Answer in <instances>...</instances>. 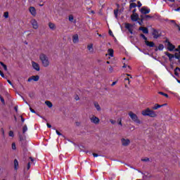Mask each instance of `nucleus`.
I'll list each match as a JSON object with an SVG mask.
<instances>
[{"instance_id": "nucleus-42", "label": "nucleus", "mask_w": 180, "mask_h": 180, "mask_svg": "<svg viewBox=\"0 0 180 180\" xmlns=\"http://www.w3.org/2000/svg\"><path fill=\"white\" fill-rule=\"evenodd\" d=\"M69 20H70V22H72L74 20V17L72 15H70Z\"/></svg>"}, {"instance_id": "nucleus-2", "label": "nucleus", "mask_w": 180, "mask_h": 180, "mask_svg": "<svg viewBox=\"0 0 180 180\" xmlns=\"http://www.w3.org/2000/svg\"><path fill=\"white\" fill-rule=\"evenodd\" d=\"M39 59L41 60L44 67H49V65H50V61H49V58L44 53L40 54Z\"/></svg>"}, {"instance_id": "nucleus-28", "label": "nucleus", "mask_w": 180, "mask_h": 180, "mask_svg": "<svg viewBox=\"0 0 180 180\" xmlns=\"http://www.w3.org/2000/svg\"><path fill=\"white\" fill-rule=\"evenodd\" d=\"M158 94L159 95H162V96H165V98H169V96H168L167 94H165L162 91H159Z\"/></svg>"}, {"instance_id": "nucleus-35", "label": "nucleus", "mask_w": 180, "mask_h": 180, "mask_svg": "<svg viewBox=\"0 0 180 180\" xmlns=\"http://www.w3.org/2000/svg\"><path fill=\"white\" fill-rule=\"evenodd\" d=\"M4 17L6 19H8V18H9V13L8 11L5 12L4 14Z\"/></svg>"}, {"instance_id": "nucleus-45", "label": "nucleus", "mask_w": 180, "mask_h": 180, "mask_svg": "<svg viewBox=\"0 0 180 180\" xmlns=\"http://www.w3.org/2000/svg\"><path fill=\"white\" fill-rule=\"evenodd\" d=\"M0 75L1 77H2V78H5V75L4 74V72L0 70Z\"/></svg>"}, {"instance_id": "nucleus-47", "label": "nucleus", "mask_w": 180, "mask_h": 180, "mask_svg": "<svg viewBox=\"0 0 180 180\" xmlns=\"http://www.w3.org/2000/svg\"><path fill=\"white\" fill-rule=\"evenodd\" d=\"M56 134H58V136H63V134H61L60 131H58V130H56Z\"/></svg>"}, {"instance_id": "nucleus-59", "label": "nucleus", "mask_w": 180, "mask_h": 180, "mask_svg": "<svg viewBox=\"0 0 180 180\" xmlns=\"http://www.w3.org/2000/svg\"><path fill=\"white\" fill-rule=\"evenodd\" d=\"M127 68V65H126V63H124L122 68Z\"/></svg>"}, {"instance_id": "nucleus-1", "label": "nucleus", "mask_w": 180, "mask_h": 180, "mask_svg": "<svg viewBox=\"0 0 180 180\" xmlns=\"http://www.w3.org/2000/svg\"><path fill=\"white\" fill-rule=\"evenodd\" d=\"M141 115L143 116H148L149 117H157V113H155V111L150 109V108H147L142 110Z\"/></svg>"}, {"instance_id": "nucleus-60", "label": "nucleus", "mask_w": 180, "mask_h": 180, "mask_svg": "<svg viewBox=\"0 0 180 180\" xmlns=\"http://www.w3.org/2000/svg\"><path fill=\"white\" fill-rule=\"evenodd\" d=\"M14 110H15V112H18V106L14 107Z\"/></svg>"}, {"instance_id": "nucleus-10", "label": "nucleus", "mask_w": 180, "mask_h": 180, "mask_svg": "<svg viewBox=\"0 0 180 180\" xmlns=\"http://www.w3.org/2000/svg\"><path fill=\"white\" fill-rule=\"evenodd\" d=\"M141 13H142V15H147L150 13V9L147 8L146 6H143L141 8Z\"/></svg>"}, {"instance_id": "nucleus-24", "label": "nucleus", "mask_w": 180, "mask_h": 180, "mask_svg": "<svg viewBox=\"0 0 180 180\" xmlns=\"http://www.w3.org/2000/svg\"><path fill=\"white\" fill-rule=\"evenodd\" d=\"M45 103L48 108H53V103L51 101H45Z\"/></svg>"}, {"instance_id": "nucleus-53", "label": "nucleus", "mask_w": 180, "mask_h": 180, "mask_svg": "<svg viewBox=\"0 0 180 180\" xmlns=\"http://www.w3.org/2000/svg\"><path fill=\"white\" fill-rule=\"evenodd\" d=\"M46 125L49 129H51V124H50L49 123H47Z\"/></svg>"}, {"instance_id": "nucleus-8", "label": "nucleus", "mask_w": 180, "mask_h": 180, "mask_svg": "<svg viewBox=\"0 0 180 180\" xmlns=\"http://www.w3.org/2000/svg\"><path fill=\"white\" fill-rule=\"evenodd\" d=\"M131 20H132V22H138V20H140V17H139V14L132 13V15H131Z\"/></svg>"}, {"instance_id": "nucleus-16", "label": "nucleus", "mask_w": 180, "mask_h": 180, "mask_svg": "<svg viewBox=\"0 0 180 180\" xmlns=\"http://www.w3.org/2000/svg\"><path fill=\"white\" fill-rule=\"evenodd\" d=\"M32 67L36 71H40V66L36 62H32Z\"/></svg>"}, {"instance_id": "nucleus-27", "label": "nucleus", "mask_w": 180, "mask_h": 180, "mask_svg": "<svg viewBox=\"0 0 180 180\" xmlns=\"http://www.w3.org/2000/svg\"><path fill=\"white\" fill-rule=\"evenodd\" d=\"M133 8H137V4L136 3H131L129 5V9H133Z\"/></svg>"}, {"instance_id": "nucleus-63", "label": "nucleus", "mask_w": 180, "mask_h": 180, "mask_svg": "<svg viewBox=\"0 0 180 180\" xmlns=\"http://www.w3.org/2000/svg\"><path fill=\"white\" fill-rule=\"evenodd\" d=\"M7 82H8L10 85H12V82H11V80H7Z\"/></svg>"}, {"instance_id": "nucleus-7", "label": "nucleus", "mask_w": 180, "mask_h": 180, "mask_svg": "<svg viewBox=\"0 0 180 180\" xmlns=\"http://www.w3.org/2000/svg\"><path fill=\"white\" fill-rule=\"evenodd\" d=\"M121 143L124 147H127V146H129V144H130V139H126L124 138H122L121 139Z\"/></svg>"}, {"instance_id": "nucleus-39", "label": "nucleus", "mask_w": 180, "mask_h": 180, "mask_svg": "<svg viewBox=\"0 0 180 180\" xmlns=\"http://www.w3.org/2000/svg\"><path fill=\"white\" fill-rule=\"evenodd\" d=\"M141 161H143V162H148V161H150V158H146L144 159H141Z\"/></svg>"}, {"instance_id": "nucleus-61", "label": "nucleus", "mask_w": 180, "mask_h": 180, "mask_svg": "<svg viewBox=\"0 0 180 180\" xmlns=\"http://www.w3.org/2000/svg\"><path fill=\"white\" fill-rule=\"evenodd\" d=\"M2 134L3 136L5 134V131L4 130V128L1 129Z\"/></svg>"}, {"instance_id": "nucleus-62", "label": "nucleus", "mask_w": 180, "mask_h": 180, "mask_svg": "<svg viewBox=\"0 0 180 180\" xmlns=\"http://www.w3.org/2000/svg\"><path fill=\"white\" fill-rule=\"evenodd\" d=\"M176 51H180V45L178 46V49H176Z\"/></svg>"}, {"instance_id": "nucleus-12", "label": "nucleus", "mask_w": 180, "mask_h": 180, "mask_svg": "<svg viewBox=\"0 0 180 180\" xmlns=\"http://www.w3.org/2000/svg\"><path fill=\"white\" fill-rule=\"evenodd\" d=\"M162 106H167V103L162 104V105H160V104H155V105L153 107H152V110H157V109H160V108H162Z\"/></svg>"}, {"instance_id": "nucleus-21", "label": "nucleus", "mask_w": 180, "mask_h": 180, "mask_svg": "<svg viewBox=\"0 0 180 180\" xmlns=\"http://www.w3.org/2000/svg\"><path fill=\"white\" fill-rule=\"evenodd\" d=\"M87 49L91 53L94 52V45L92 44L88 45Z\"/></svg>"}, {"instance_id": "nucleus-57", "label": "nucleus", "mask_w": 180, "mask_h": 180, "mask_svg": "<svg viewBox=\"0 0 180 180\" xmlns=\"http://www.w3.org/2000/svg\"><path fill=\"white\" fill-rule=\"evenodd\" d=\"M75 100H76V101H79V96H78V95H77V96H75Z\"/></svg>"}, {"instance_id": "nucleus-23", "label": "nucleus", "mask_w": 180, "mask_h": 180, "mask_svg": "<svg viewBox=\"0 0 180 180\" xmlns=\"http://www.w3.org/2000/svg\"><path fill=\"white\" fill-rule=\"evenodd\" d=\"M0 65L3 67L4 71H8V66L4 62H0Z\"/></svg>"}, {"instance_id": "nucleus-56", "label": "nucleus", "mask_w": 180, "mask_h": 180, "mask_svg": "<svg viewBox=\"0 0 180 180\" xmlns=\"http://www.w3.org/2000/svg\"><path fill=\"white\" fill-rule=\"evenodd\" d=\"M118 124H120V126H123V124H122V120H120Z\"/></svg>"}, {"instance_id": "nucleus-20", "label": "nucleus", "mask_w": 180, "mask_h": 180, "mask_svg": "<svg viewBox=\"0 0 180 180\" xmlns=\"http://www.w3.org/2000/svg\"><path fill=\"white\" fill-rule=\"evenodd\" d=\"M79 41V39L78 37V34H75L73 37H72V41L73 43H78V41Z\"/></svg>"}, {"instance_id": "nucleus-9", "label": "nucleus", "mask_w": 180, "mask_h": 180, "mask_svg": "<svg viewBox=\"0 0 180 180\" xmlns=\"http://www.w3.org/2000/svg\"><path fill=\"white\" fill-rule=\"evenodd\" d=\"M31 25H32V27L33 29H39V24L37 23V21L36 20V19H32L31 20L30 22Z\"/></svg>"}, {"instance_id": "nucleus-49", "label": "nucleus", "mask_w": 180, "mask_h": 180, "mask_svg": "<svg viewBox=\"0 0 180 180\" xmlns=\"http://www.w3.org/2000/svg\"><path fill=\"white\" fill-rule=\"evenodd\" d=\"M20 117L21 118V122H22V123H25V118H23V116H20Z\"/></svg>"}, {"instance_id": "nucleus-14", "label": "nucleus", "mask_w": 180, "mask_h": 180, "mask_svg": "<svg viewBox=\"0 0 180 180\" xmlns=\"http://www.w3.org/2000/svg\"><path fill=\"white\" fill-rule=\"evenodd\" d=\"M145 44L148 47H155V44L154 43V41H145Z\"/></svg>"}, {"instance_id": "nucleus-4", "label": "nucleus", "mask_w": 180, "mask_h": 180, "mask_svg": "<svg viewBox=\"0 0 180 180\" xmlns=\"http://www.w3.org/2000/svg\"><path fill=\"white\" fill-rule=\"evenodd\" d=\"M152 36H153V39H158V37H161V32L160 30L153 28Z\"/></svg>"}, {"instance_id": "nucleus-44", "label": "nucleus", "mask_w": 180, "mask_h": 180, "mask_svg": "<svg viewBox=\"0 0 180 180\" xmlns=\"http://www.w3.org/2000/svg\"><path fill=\"white\" fill-rule=\"evenodd\" d=\"M138 8H141V6H143V4H141V2L138 1Z\"/></svg>"}, {"instance_id": "nucleus-34", "label": "nucleus", "mask_w": 180, "mask_h": 180, "mask_svg": "<svg viewBox=\"0 0 180 180\" xmlns=\"http://www.w3.org/2000/svg\"><path fill=\"white\" fill-rule=\"evenodd\" d=\"M158 50H160V51L164 50V45L162 44H159Z\"/></svg>"}, {"instance_id": "nucleus-11", "label": "nucleus", "mask_w": 180, "mask_h": 180, "mask_svg": "<svg viewBox=\"0 0 180 180\" xmlns=\"http://www.w3.org/2000/svg\"><path fill=\"white\" fill-rule=\"evenodd\" d=\"M29 11H30V13H31L32 16H36V15H37V12H36V8L33 6H30L29 8Z\"/></svg>"}, {"instance_id": "nucleus-32", "label": "nucleus", "mask_w": 180, "mask_h": 180, "mask_svg": "<svg viewBox=\"0 0 180 180\" xmlns=\"http://www.w3.org/2000/svg\"><path fill=\"white\" fill-rule=\"evenodd\" d=\"M94 106L97 110H101V106L98 103H94Z\"/></svg>"}, {"instance_id": "nucleus-43", "label": "nucleus", "mask_w": 180, "mask_h": 180, "mask_svg": "<svg viewBox=\"0 0 180 180\" xmlns=\"http://www.w3.org/2000/svg\"><path fill=\"white\" fill-rule=\"evenodd\" d=\"M110 122L111 124H115L116 123V120H110Z\"/></svg>"}, {"instance_id": "nucleus-46", "label": "nucleus", "mask_w": 180, "mask_h": 180, "mask_svg": "<svg viewBox=\"0 0 180 180\" xmlns=\"http://www.w3.org/2000/svg\"><path fill=\"white\" fill-rule=\"evenodd\" d=\"M108 33H109L110 36H112L113 37L114 35H113V32H112V30H110L108 31Z\"/></svg>"}, {"instance_id": "nucleus-52", "label": "nucleus", "mask_w": 180, "mask_h": 180, "mask_svg": "<svg viewBox=\"0 0 180 180\" xmlns=\"http://www.w3.org/2000/svg\"><path fill=\"white\" fill-rule=\"evenodd\" d=\"M128 30L131 34H133V30L131 28H129Z\"/></svg>"}, {"instance_id": "nucleus-29", "label": "nucleus", "mask_w": 180, "mask_h": 180, "mask_svg": "<svg viewBox=\"0 0 180 180\" xmlns=\"http://www.w3.org/2000/svg\"><path fill=\"white\" fill-rule=\"evenodd\" d=\"M27 131V125L25 124L22 127V134H25Z\"/></svg>"}, {"instance_id": "nucleus-13", "label": "nucleus", "mask_w": 180, "mask_h": 180, "mask_svg": "<svg viewBox=\"0 0 180 180\" xmlns=\"http://www.w3.org/2000/svg\"><path fill=\"white\" fill-rule=\"evenodd\" d=\"M139 20V21H138L139 25L140 26H143L144 25V20H146L144 19V15H141Z\"/></svg>"}, {"instance_id": "nucleus-19", "label": "nucleus", "mask_w": 180, "mask_h": 180, "mask_svg": "<svg viewBox=\"0 0 180 180\" xmlns=\"http://www.w3.org/2000/svg\"><path fill=\"white\" fill-rule=\"evenodd\" d=\"M14 169L15 171H18V169H19V162L17 159L14 160Z\"/></svg>"}, {"instance_id": "nucleus-25", "label": "nucleus", "mask_w": 180, "mask_h": 180, "mask_svg": "<svg viewBox=\"0 0 180 180\" xmlns=\"http://www.w3.org/2000/svg\"><path fill=\"white\" fill-rule=\"evenodd\" d=\"M49 26L50 29H51L52 30L56 29V25H54V23H53V22H49Z\"/></svg>"}, {"instance_id": "nucleus-38", "label": "nucleus", "mask_w": 180, "mask_h": 180, "mask_svg": "<svg viewBox=\"0 0 180 180\" xmlns=\"http://www.w3.org/2000/svg\"><path fill=\"white\" fill-rule=\"evenodd\" d=\"M174 57H175V58H176V60H179V61L180 56L178 54V53H174Z\"/></svg>"}, {"instance_id": "nucleus-54", "label": "nucleus", "mask_w": 180, "mask_h": 180, "mask_svg": "<svg viewBox=\"0 0 180 180\" xmlns=\"http://www.w3.org/2000/svg\"><path fill=\"white\" fill-rule=\"evenodd\" d=\"M27 169H30V162L27 163Z\"/></svg>"}, {"instance_id": "nucleus-18", "label": "nucleus", "mask_w": 180, "mask_h": 180, "mask_svg": "<svg viewBox=\"0 0 180 180\" xmlns=\"http://www.w3.org/2000/svg\"><path fill=\"white\" fill-rule=\"evenodd\" d=\"M165 54L169 57V61H172V58H175V56L169 53V52L166 51L165 52Z\"/></svg>"}, {"instance_id": "nucleus-55", "label": "nucleus", "mask_w": 180, "mask_h": 180, "mask_svg": "<svg viewBox=\"0 0 180 180\" xmlns=\"http://www.w3.org/2000/svg\"><path fill=\"white\" fill-rule=\"evenodd\" d=\"M19 138H20V141H22L23 136H22V135H20Z\"/></svg>"}, {"instance_id": "nucleus-41", "label": "nucleus", "mask_w": 180, "mask_h": 180, "mask_svg": "<svg viewBox=\"0 0 180 180\" xmlns=\"http://www.w3.org/2000/svg\"><path fill=\"white\" fill-rule=\"evenodd\" d=\"M11 147L13 150H16V144L15 143H12Z\"/></svg>"}, {"instance_id": "nucleus-6", "label": "nucleus", "mask_w": 180, "mask_h": 180, "mask_svg": "<svg viewBox=\"0 0 180 180\" xmlns=\"http://www.w3.org/2000/svg\"><path fill=\"white\" fill-rule=\"evenodd\" d=\"M90 120L91 123H94V124H99L100 120L95 115H93L91 117H90Z\"/></svg>"}, {"instance_id": "nucleus-30", "label": "nucleus", "mask_w": 180, "mask_h": 180, "mask_svg": "<svg viewBox=\"0 0 180 180\" xmlns=\"http://www.w3.org/2000/svg\"><path fill=\"white\" fill-rule=\"evenodd\" d=\"M113 53H114L113 49H108V54L110 57H113Z\"/></svg>"}, {"instance_id": "nucleus-22", "label": "nucleus", "mask_w": 180, "mask_h": 180, "mask_svg": "<svg viewBox=\"0 0 180 180\" xmlns=\"http://www.w3.org/2000/svg\"><path fill=\"white\" fill-rule=\"evenodd\" d=\"M178 71L180 72V68L179 67L174 69V75H176V77H179V73H178Z\"/></svg>"}, {"instance_id": "nucleus-5", "label": "nucleus", "mask_w": 180, "mask_h": 180, "mask_svg": "<svg viewBox=\"0 0 180 180\" xmlns=\"http://www.w3.org/2000/svg\"><path fill=\"white\" fill-rule=\"evenodd\" d=\"M40 79V77L39 75H33L28 78L27 82H32V81H34L35 82H37Z\"/></svg>"}, {"instance_id": "nucleus-50", "label": "nucleus", "mask_w": 180, "mask_h": 180, "mask_svg": "<svg viewBox=\"0 0 180 180\" xmlns=\"http://www.w3.org/2000/svg\"><path fill=\"white\" fill-rule=\"evenodd\" d=\"M116 84H117V82L115 81V82H113L111 84V86H115V85H116Z\"/></svg>"}, {"instance_id": "nucleus-58", "label": "nucleus", "mask_w": 180, "mask_h": 180, "mask_svg": "<svg viewBox=\"0 0 180 180\" xmlns=\"http://www.w3.org/2000/svg\"><path fill=\"white\" fill-rule=\"evenodd\" d=\"M174 11H175L176 12H179V11H180V7H179V8H175Z\"/></svg>"}, {"instance_id": "nucleus-37", "label": "nucleus", "mask_w": 180, "mask_h": 180, "mask_svg": "<svg viewBox=\"0 0 180 180\" xmlns=\"http://www.w3.org/2000/svg\"><path fill=\"white\" fill-rule=\"evenodd\" d=\"M0 101L3 105H5V99H4V97L0 95Z\"/></svg>"}, {"instance_id": "nucleus-51", "label": "nucleus", "mask_w": 180, "mask_h": 180, "mask_svg": "<svg viewBox=\"0 0 180 180\" xmlns=\"http://www.w3.org/2000/svg\"><path fill=\"white\" fill-rule=\"evenodd\" d=\"M93 156L94 158H96V157H99V155H98V153H93Z\"/></svg>"}, {"instance_id": "nucleus-33", "label": "nucleus", "mask_w": 180, "mask_h": 180, "mask_svg": "<svg viewBox=\"0 0 180 180\" xmlns=\"http://www.w3.org/2000/svg\"><path fill=\"white\" fill-rule=\"evenodd\" d=\"M118 14H119V9L114 10V15H115L116 19H117Z\"/></svg>"}, {"instance_id": "nucleus-26", "label": "nucleus", "mask_w": 180, "mask_h": 180, "mask_svg": "<svg viewBox=\"0 0 180 180\" xmlns=\"http://www.w3.org/2000/svg\"><path fill=\"white\" fill-rule=\"evenodd\" d=\"M125 27L127 29V30H129L131 29V27H133V25L130 23H126Z\"/></svg>"}, {"instance_id": "nucleus-40", "label": "nucleus", "mask_w": 180, "mask_h": 180, "mask_svg": "<svg viewBox=\"0 0 180 180\" xmlns=\"http://www.w3.org/2000/svg\"><path fill=\"white\" fill-rule=\"evenodd\" d=\"M8 136L10 137H13L15 136V134H13V131H10L8 133Z\"/></svg>"}, {"instance_id": "nucleus-15", "label": "nucleus", "mask_w": 180, "mask_h": 180, "mask_svg": "<svg viewBox=\"0 0 180 180\" xmlns=\"http://www.w3.org/2000/svg\"><path fill=\"white\" fill-rule=\"evenodd\" d=\"M167 49L169 50V51H174V49H175V46H174L172 44H171V42L168 41V44H167Z\"/></svg>"}, {"instance_id": "nucleus-17", "label": "nucleus", "mask_w": 180, "mask_h": 180, "mask_svg": "<svg viewBox=\"0 0 180 180\" xmlns=\"http://www.w3.org/2000/svg\"><path fill=\"white\" fill-rule=\"evenodd\" d=\"M139 30H141L144 34H148V28L146 27H140Z\"/></svg>"}, {"instance_id": "nucleus-3", "label": "nucleus", "mask_w": 180, "mask_h": 180, "mask_svg": "<svg viewBox=\"0 0 180 180\" xmlns=\"http://www.w3.org/2000/svg\"><path fill=\"white\" fill-rule=\"evenodd\" d=\"M129 116L131 117L133 122L137 123V124H141V121L139 119L137 115L134 114L133 112L131 111L129 112Z\"/></svg>"}, {"instance_id": "nucleus-48", "label": "nucleus", "mask_w": 180, "mask_h": 180, "mask_svg": "<svg viewBox=\"0 0 180 180\" xmlns=\"http://www.w3.org/2000/svg\"><path fill=\"white\" fill-rule=\"evenodd\" d=\"M30 110L32 112V113H36V111L32 108H30Z\"/></svg>"}, {"instance_id": "nucleus-31", "label": "nucleus", "mask_w": 180, "mask_h": 180, "mask_svg": "<svg viewBox=\"0 0 180 180\" xmlns=\"http://www.w3.org/2000/svg\"><path fill=\"white\" fill-rule=\"evenodd\" d=\"M151 18H153V16L149 15H143V19H145V20H148V19H151Z\"/></svg>"}, {"instance_id": "nucleus-36", "label": "nucleus", "mask_w": 180, "mask_h": 180, "mask_svg": "<svg viewBox=\"0 0 180 180\" xmlns=\"http://www.w3.org/2000/svg\"><path fill=\"white\" fill-rule=\"evenodd\" d=\"M140 37H142V39H143V40H145V41H147V37L143 34H141Z\"/></svg>"}, {"instance_id": "nucleus-64", "label": "nucleus", "mask_w": 180, "mask_h": 180, "mask_svg": "<svg viewBox=\"0 0 180 180\" xmlns=\"http://www.w3.org/2000/svg\"><path fill=\"white\" fill-rule=\"evenodd\" d=\"M30 160L32 161V162H33L34 161V159H33V158L30 157Z\"/></svg>"}]
</instances>
